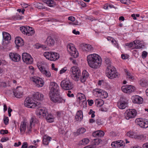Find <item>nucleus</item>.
Masks as SVG:
<instances>
[{"mask_svg": "<svg viewBox=\"0 0 148 148\" xmlns=\"http://www.w3.org/2000/svg\"><path fill=\"white\" fill-rule=\"evenodd\" d=\"M67 70V69L66 67H64V68H62L60 71V73L62 74L65 72H66Z\"/></svg>", "mask_w": 148, "mask_h": 148, "instance_id": "69168bd1", "label": "nucleus"}, {"mask_svg": "<svg viewBox=\"0 0 148 148\" xmlns=\"http://www.w3.org/2000/svg\"><path fill=\"white\" fill-rule=\"evenodd\" d=\"M37 7L40 9H45V7L43 6V5L40 3H37L36 5Z\"/></svg>", "mask_w": 148, "mask_h": 148, "instance_id": "09e8293b", "label": "nucleus"}, {"mask_svg": "<svg viewBox=\"0 0 148 148\" xmlns=\"http://www.w3.org/2000/svg\"><path fill=\"white\" fill-rule=\"evenodd\" d=\"M79 103L82 107L84 108L87 104L86 98L81 99L79 100Z\"/></svg>", "mask_w": 148, "mask_h": 148, "instance_id": "c9c22d12", "label": "nucleus"}, {"mask_svg": "<svg viewBox=\"0 0 148 148\" xmlns=\"http://www.w3.org/2000/svg\"><path fill=\"white\" fill-rule=\"evenodd\" d=\"M86 129L84 128H81L77 130L76 133L77 135L80 134H83L86 132Z\"/></svg>", "mask_w": 148, "mask_h": 148, "instance_id": "a19ab883", "label": "nucleus"}, {"mask_svg": "<svg viewBox=\"0 0 148 148\" xmlns=\"http://www.w3.org/2000/svg\"><path fill=\"white\" fill-rule=\"evenodd\" d=\"M124 71L125 73L126 78L129 79L130 80H133L134 79V77L127 69H124Z\"/></svg>", "mask_w": 148, "mask_h": 148, "instance_id": "473e14b6", "label": "nucleus"}, {"mask_svg": "<svg viewBox=\"0 0 148 148\" xmlns=\"http://www.w3.org/2000/svg\"><path fill=\"white\" fill-rule=\"evenodd\" d=\"M134 44L133 42L130 43H126L125 44V45L126 46H128L130 48L133 46Z\"/></svg>", "mask_w": 148, "mask_h": 148, "instance_id": "0e129e2a", "label": "nucleus"}, {"mask_svg": "<svg viewBox=\"0 0 148 148\" xmlns=\"http://www.w3.org/2000/svg\"><path fill=\"white\" fill-rule=\"evenodd\" d=\"M44 97L43 95L39 92H37L33 95V97L34 99L38 100H42Z\"/></svg>", "mask_w": 148, "mask_h": 148, "instance_id": "5701e85b", "label": "nucleus"}, {"mask_svg": "<svg viewBox=\"0 0 148 148\" xmlns=\"http://www.w3.org/2000/svg\"><path fill=\"white\" fill-rule=\"evenodd\" d=\"M15 43L16 46L18 47H21L24 44V42L23 40L21 38L19 37L16 38Z\"/></svg>", "mask_w": 148, "mask_h": 148, "instance_id": "4be33fe9", "label": "nucleus"}, {"mask_svg": "<svg viewBox=\"0 0 148 148\" xmlns=\"http://www.w3.org/2000/svg\"><path fill=\"white\" fill-rule=\"evenodd\" d=\"M93 93L95 96H101L102 95H104V94H106L107 96L108 93L106 92H104L101 89L99 88H96L94 89L93 91Z\"/></svg>", "mask_w": 148, "mask_h": 148, "instance_id": "aec40b11", "label": "nucleus"}, {"mask_svg": "<svg viewBox=\"0 0 148 148\" xmlns=\"http://www.w3.org/2000/svg\"><path fill=\"white\" fill-rule=\"evenodd\" d=\"M27 26H22L21 27H20V29L22 33L24 34H26V32L27 30Z\"/></svg>", "mask_w": 148, "mask_h": 148, "instance_id": "79ce46f5", "label": "nucleus"}, {"mask_svg": "<svg viewBox=\"0 0 148 148\" xmlns=\"http://www.w3.org/2000/svg\"><path fill=\"white\" fill-rule=\"evenodd\" d=\"M88 64L90 67L97 69L101 65V60L98 54L94 53L88 55L87 57Z\"/></svg>", "mask_w": 148, "mask_h": 148, "instance_id": "f257e3e1", "label": "nucleus"}, {"mask_svg": "<svg viewBox=\"0 0 148 148\" xmlns=\"http://www.w3.org/2000/svg\"><path fill=\"white\" fill-rule=\"evenodd\" d=\"M139 84L142 87H145L148 86V81L145 78H142L140 80Z\"/></svg>", "mask_w": 148, "mask_h": 148, "instance_id": "2f4dec72", "label": "nucleus"}, {"mask_svg": "<svg viewBox=\"0 0 148 148\" xmlns=\"http://www.w3.org/2000/svg\"><path fill=\"white\" fill-rule=\"evenodd\" d=\"M59 58V54L56 52H51L50 55V60L51 61H55Z\"/></svg>", "mask_w": 148, "mask_h": 148, "instance_id": "a878e982", "label": "nucleus"}, {"mask_svg": "<svg viewBox=\"0 0 148 148\" xmlns=\"http://www.w3.org/2000/svg\"><path fill=\"white\" fill-rule=\"evenodd\" d=\"M104 134V132L100 130L94 132L92 134V136L94 137H99L103 136Z\"/></svg>", "mask_w": 148, "mask_h": 148, "instance_id": "bb28decb", "label": "nucleus"}, {"mask_svg": "<svg viewBox=\"0 0 148 148\" xmlns=\"http://www.w3.org/2000/svg\"><path fill=\"white\" fill-rule=\"evenodd\" d=\"M89 141V140L88 138H84L82 139L80 142L82 145H85L88 144Z\"/></svg>", "mask_w": 148, "mask_h": 148, "instance_id": "c03bdc74", "label": "nucleus"}, {"mask_svg": "<svg viewBox=\"0 0 148 148\" xmlns=\"http://www.w3.org/2000/svg\"><path fill=\"white\" fill-rule=\"evenodd\" d=\"M7 86L6 83L5 82H0V87H5Z\"/></svg>", "mask_w": 148, "mask_h": 148, "instance_id": "052dcab7", "label": "nucleus"}, {"mask_svg": "<svg viewBox=\"0 0 148 148\" xmlns=\"http://www.w3.org/2000/svg\"><path fill=\"white\" fill-rule=\"evenodd\" d=\"M9 118L8 117H4L3 119V122L5 125H7L9 123Z\"/></svg>", "mask_w": 148, "mask_h": 148, "instance_id": "3c124183", "label": "nucleus"}, {"mask_svg": "<svg viewBox=\"0 0 148 148\" xmlns=\"http://www.w3.org/2000/svg\"><path fill=\"white\" fill-rule=\"evenodd\" d=\"M117 106L120 109H125L128 106V100L125 97H121L117 102Z\"/></svg>", "mask_w": 148, "mask_h": 148, "instance_id": "423d86ee", "label": "nucleus"}, {"mask_svg": "<svg viewBox=\"0 0 148 148\" xmlns=\"http://www.w3.org/2000/svg\"><path fill=\"white\" fill-rule=\"evenodd\" d=\"M67 95L68 97H73L74 96V94L73 93H71V91L70 90L68 91Z\"/></svg>", "mask_w": 148, "mask_h": 148, "instance_id": "e2e57ef3", "label": "nucleus"}, {"mask_svg": "<svg viewBox=\"0 0 148 148\" xmlns=\"http://www.w3.org/2000/svg\"><path fill=\"white\" fill-rule=\"evenodd\" d=\"M121 2L125 4H128L130 3V0H120Z\"/></svg>", "mask_w": 148, "mask_h": 148, "instance_id": "6e6d98bb", "label": "nucleus"}, {"mask_svg": "<svg viewBox=\"0 0 148 148\" xmlns=\"http://www.w3.org/2000/svg\"><path fill=\"white\" fill-rule=\"evenodd\" d=\"M55 40L51 36L48 37L46 41V43L49 47L53 46L55 43Z\"/></svg>", "mask_w": 148, "mask_h": 148, "instance_id": "412c9836", "label": "nucleus"}, {"mask_svg": "<svg viewBox=\"0 0 148 148\" xmlns=\"http://www.w3.org/2000/svg\"><path fill=\"white\" fill-rule=\"evenodd\" d=\"M9 56L12 60L15 62H18L21 59V56L17 53H11Z\"/></svg>", "mask_w": 148, "mask_h": 148, "instance_id": "a211bd4d", "label": "nucleus"}, {"mask_svg": "<svg viewBox=\"0 0 148 148\" xmlns=\"http://www.w3.org/2000/svg\"><path fill=\"white\" fill-rule=\"evenodd\" d=\"M96 123L99 125H102L103 124L100 118L97 119Z\"/></svg>", "mask_w": 148, "mask_h": 148, "instance_id": "4d7b16f0", "label": "nucleus"}, {"mask_svg": "<svg viewBox=\"0 0 148 148\" xmlns=\"http://www.w3.org/2000/svg\"><path fill=\"white\" fill-rule=\"evenodd\" d=\"M8 131L7 130H0V133L2 134H6L8 133Z\"/></svg>", "mask_w": 148, "mask_h": 148, "instance_id": "13d9d810", "label": "nucleus"}, {"mask_svg": "<svg viewBox=\"0 0 148 148\" xmlns=\"http://www.w3.org/2000/svg\"><path fill=\"white\" fill-rule=\"evenodd\" d=\"M78 98L79 100L80 99H81L86 98L85 95L82 93H78Z\"/></svg>", "mask_w": 148, "mask_h": 148, "instance_id": "603ef678", "label": "nucleus"}, {"mask_svg": "<svg viewBox=\"0 0 148 148\" xmlns=\"http://www.w3.org/2000/svg\"><path fill=\"white\" fill-rule=\"evenodd\" d=\"M42 74L45 75L46 76L48 77H49L51 76V74L50 71L47 70H46L44 73H43Z\"/></svg>", "mask_w": 148, "mask_h": 148, "instance_id": "8fccbe9b", "label": "nucleus"}, {"mask_svg": "<svg viewBox=\"0 0 148 148\" xmlns=\"http://www.w3.org/2000/svg\"><path fill=\"white\" fill-rule=\"evenodd\" d=\"M61 87L66 90H71L73 87L72 83L68 80H64L61 81L60 84Z\"/></svg>", "mask_w": 148, "mask_h": 148, "instance_id": "6e6552de", "label": "nucleus"}, {"mask_svg": "<svg viewBox=\"0 0 148 148\" xmlns=\"http://www.w3.org/2000/svg\"><path fill=\"white\" fill-rule=\"evenodd\" d=\"M127 136L129 137L132 138H135V135H134V133L132 132H129L126 134Z\"/></svg>", "mask_w": 148, "mask_h": 148, "instance_id": "de8ad7c7", "label": "nucleus"}, {"mask_svg": "<svg viewBox=\"0 0 148 148\" xmlns=\"http://www.w3.org/2000/svg\"><path fill=\"white\" fill-rule=\"evenodd\" d=\"M143 101V98L138 96H136L134 97L133 100V102L134 103L140 104L142 103Z\"/></svg>", "mask_w": 148, "mask_h": 148, "instance_id": "7c9ffc66", "label": "nucleus"}, {"mask_svg": "<svg viewBox=\"0 0 148 148\" xmlns=\"http://www.w3.org/2000/svg\"><path fill=\"white\" fill-rule=\"evenodd\" d=\"M147 55V53L146 51H143L142 54V58H145Z\"/></svg>", "mask_w": 148, "mask_h": 148, "instance_id": "774afa93", "label": "nucleus"}, {"mask_svg": "<svg viewBox=\"0 0 148 148\" xmlns=\"http://www.w3.org/2000/svg\"><path fill=\"white\" fill-rule=\"evenodd\" d=\"M137 114V111L134 109L127 110L124 113L125 118L127 120L134 118Z\"/></svg>", "mask_w": 148, "mask_h": 148, "instance_id": "0eeeda50", "label": "nucleus"}, {"mask_svg": "<svg viewBox=\"0 0 148 148\" xmlns=\"http://www.w3.org/2000/svg\"><path fill=\"white\" fill-rule=\"evenodd\" d=\"M37 47V49H39L40 48H41L43 49H45L47 48V47L46 45L41 44L38 45Z\"/></svg>", "mask_w": 148, "mask_h": 148, "instance_id": "864d4df0", "label": "nucleus"}, {"mask_svg": "<svg viewBox=\"0 0 148 148\" xmlns=\"http://www.w3.org/2000/svg\"><path fill=\"white\" fill-rule=\"evenodd\" d=\"M47 110L43 108H38L36 112V115L39 118H40L41 116L44 117L45 116L47 115Z\"/></svg>", "mask_w": 148, "mask_h": 148, "instance_id": "dca6fc26", "label": "nucleus"}, {"mask_svg": "<svg viewBox=\"0 0 148 148\" xmlns=\"http://www.w3.org/2000/svg\"><path fill=\"white\" fill-rule=\"evenodd\" d=\"M105 64L107 65V67L109 66H111V62L110 59L108 58H105Z\"/></svg>", "mask_w": 148, "mask_h": 148, "instance_id": "49530a36", "label": "nucleus"}, {"mask_svg": "<svg viewBox=\"0 0 148 148\" xmlns=\"http://www.w3.org/2000/svg\"><path fill=\"white\" fill-rule=\"evenodd\" d=\"M22 59L23 61L27 64H32L33 62V58L29 53H24L22 54Z\"/></svg>", "mask_w": 148, "mask_h": 148, "instance_id": "9b49d317", "label": "nucleus"}, {"mask_svg": "<svg viewBox=\"0 0 148 148\" xmlns=\"http://www.w3.org/2000/svg\"><path fill=\"white\" fill-rule=\"evenodd\" d=\"M106 74L108 78L111 79L118 77V73L116 72L115 68L113 66L107 67Z\"/></svg>", "mask_w": 148, "mask_h": 148, "instance_id": "7ed1b4c3", "label": "nucleus"}, {"mask_svg": "<svg viewBox=\"0 0 148 148\" xmlns=\"http://www.w3.org/2000/svg\"><path fill=\"white\" fill-rule=\"evenodd\" d=\"M37 66L38 69L42 74L44 73L45 71L46 70L44 66L40 64H39V63L37 64Z\"/></svg>", "mask_w": 148, "mask_h": 148, "instance_id": "ea45409f", "label": "nucleus"}, {"mask_svg": "<svg viewBox=\"0 0 148 148\" xmlns=\"http://www.w3.org/2000/svg\"><path fill=\"white\" fill-rule=\"evenodd\" d=\"M82 75L88 78L89 76L88 73L86 70L83 71Z\"/></svg>", "mask_w": 148, "mask_h": 148, "instance_id": "5fc2aeb1", "label": "nucleus"}, {"mask_svg": "<svg viewBox=\"0 0 148 148\" xmlns=\"http://www.w3.org/2000/svg\"><path fill=\"white\" fill-rule=\"evenodd\" d=\"M38 122V120L35 116L32 117L30 122L31 125H34L35 123H37Z\"/></svg>", "mask_w": 148, "mask_h": 148, "instance_id": "4c0bfd02", "label": "nucleus"}, {"mask_svg": "<svg viewBox=\"0 0 148 148\" xmlns=\"http://www.w3.org/2000/svg\"><path fill=\"white\" fill-rule=\"evenodd\" d=\"M51 139V138L49 136H45L43 137L42 143L44 145H47L49 144V141Z\"/></svg>", "mask_w": 148, "mask_h": 148, "instance_id": "72a5a7b5", "label": "nucleus"}, {"mask_svg": "<svg viewBox=\"0 0 148 148\" xmlns=\"http://www.w3.org/2000/svg\"><path fill=\"white\" fill-rule=\"evenodd\" d=\"M32 81L34 82L36 86L38 87H42L44 85V82L41 78L38 77H32Z\"/></svg>", "mask_w": 148, "mask_h": 148, "instance_id": "2eb2a0df", "label": "nucleus"}, {"mask_svg": "<svg viewBox=\"0 0 148 148\" xmlns=\"http://www.w3.org/2000/svg\"><path fill=\"white\" fill-rule=\"evenodd\" d=\"M81 46L84 51L87 52H91L93 51L94 50L93 48L89 44H83L81 45Z\"/></svg>", "mask_w": 148, "mask_h": 148, "instance_id": "6ab92c4d", "label": "nucleus"}, {"mask_svg": "<svg viewBox=\"0 0 148 148\" xmlns=\"http://www.w3.org/2000/svg\"><path fill=\"white\" fill-rule=\"evenodd\" d=\"M3 40L2 43L3 48V49H7L9 43V41L11 39L10 35L6 32H3Z\"/></svg>", "mask_w": 148, "mask_h": 148, "instance_id": "39448f33", "label": "nucleus"}, {"mask_svg": "<svg viewBox=\"0 0 148 148\" xmlns=\"http://www.w3.org/2000/svg\"><path fill=\"white\" fill-rule=\"evenodd\" d=\"M136 122L142 128H146L148 127V120L147 119L141 118L137 119Z\"/></svg>", "mask_w": 148, "mask_h": 148, "instance_id": "9d476101", "label": "nucleus"}, {"mask_svg": "<svg viewBox=\"0 0 148 148\" xmlns=\"http://www.w3.org/2000/svg\"><path fill=\"white\" fill-rule=\"evenodd\" d=\"M67 49L68 51L69 52L71 55L74 58H76L78 56V52L72 44L70 43L68 44L67 45Z\"/></svg>", "mask_w": 148, "mask_h": 148, "instance_id": "1a4fd4ad", "label": "nucleus"}, {"mask_svg": "<svg viewBox=\"0 0 148 148\" xmlns=\"http://www.w3.org/2000/svg\"><path fill=\"white\" fill-rule=\"evenodd\" d=\"M18 88V87H17L16 90L13 92L14 96L17 98H20L22 93L21 88L20 87V89H19Z\"/></svg>", "mask_w": 148, "mask_h": 148, "instance_id": "b1692460", "label": "nucleus"}, {"mask_svg": "<svg viewBox=\"0 0 148 148\" xmlns=\"http://www.w3.org/2000/svg\"><path fill=\"white\" fill-rule=\"evenodd\" d=\"M46 119L48 122H53L54 121V117L53 115L51 114H49L47 112V115L45 116Z\"/></svg>", "mask_w": 148, "mask_h": 148, "instance_id": "c85d7f7f", "label": "nucleus"}, {"mask_svg": "<svg viewBox=\"0 0 148 148\" xmlns=\"http://www.w3.org/2000/svg\"><path fill=\"white\" fill-rule=\"evenodd\" d=\"M135 138L141 140H144L146 139V136L143 134L136 135Z\"/></svg>", "mask_w": 148, "mask_h": 148, "instance_id": "58836bf2", "label": "nucleus"}, {"mask_svg": "<svg viewBox=\"0 0 148 148\" xmlns=\"http://www.w3.org/2000/svg\"><path fill=\"white\" fill-rule=\"evenodd\" d=\"M111 145L112 147L123 148L125 146V144L123 141L120 140L112 142Z\"/></svg>", "mask_w": 148, "mask_h": 148, "instance_id": "f3484780", "label": "nucleus"}, {"mask_svg": "<svg viewBox=\"0 0 148 148\" xmlns=\"http://www.w3.org/2000/svg\"><path fill=\"white\" fill-rule=\"evenodd\" d=\"M87 78H88V77H86L82 75V76L80 78L81 81L83 83L86 81V79Z\"/></svg>", "mask_w": 148, "mask_h": 148, "instance_id": "bf43d9fd", "label": "nucleus"}, {"mask_svg": "<svg viewBox=\"0 0 148 148\" xmlns=\"http://www.w3.org/2000/svg\"><path fill=\"white\" fill-rule=\"evenodd\" d=\"M101 141L102 140L101 139L98 138L94 139V141H93V146L98 145Z\"/></svg>", "mask_w": 148, "mask_h": 148, "instance_id": "a18cd8bd", "label": "nucleus"}, {"mask_svg": "<svg viewBox=\"0 0 148 148\" xmlns=\"http://www.w3.org/2000/svg\"><path fill=\"white\" fill-rule=\"evenodd\" d=\"M27 29L26 32V35L28 36H32L35 33V32L34 29L32 27L27 26Z\"/></svg>", "mask_w": 148, "mask_h": 148, "instance_id": "c756f323", "label": "nucleus"}, {"mask_svg": "<svg viewBox=\"0 0 148 148\" xmlns=\"http://www.w3.org/2000/svg\"><path fill=\"white\" fill-rule=\"evenodd\" d=\"M50 98L59 94V88L56 83L51 82L49 86Z\"/></svg>", "mask_w": 148, "mask_h": 148, "instance_id": "f03ea898", "label": "nucleus"}, {"mask_svg": "<svg viewBox=\"0 0 148 148\" xmlns=\"http://www.w3.org/2000/svg\"><path fill=\"white\" fill-rule=\"evenodd\" d=\"M40 103V102H37L35 100L32 101L31 98L28 97L25 100L24 105L25 106L28 108H34L36 107H38L37 108H38L40 106H39Z\"/></svg>", "mask_w": 148, "mask_h": 148, "instance_id": "20e7f679", "label": "nucleus"}, {"mask_svg": "<svg viewBox=\"0 0 148 148\" xmlns=\"http://www.w3.org/2000/svg\"><path fill=\"white\" fill-rule=\"evenodd\" d=\"M43 1L44 3L47 4L49 7H53L54 5V1L52 0H43Z\"/></svg>", "mask_w": 148, "mask_h": 148, "instance_id": "e433bc0d", "label": "nucleus"}, {"mask_svg": "<svg viewBox=\"0 0 148 148\" xmlns=\"http://www.w3.org/2000/svg\"><path fill=\"white\" fill-rule=\"evenodd\" d=\"M51 100L53 102L57 103H64L65 99L61 96L59 94L50 98Z\"/></svg>", "mask_w": 148, "mask_h": 148, "instance_id": "f8f14e48", "label": "nucleus"}, {"mask_svg": "<svg viewBox=\"0 0 148 148\" xmlns=\"http://www.w3.org/2000/svg\"><path fill=\"white\" fill-rule=\"evenodd\" d=\"M26 123L24 121L21 122L20 130V132L24 133L26 129Z\"/></svg>", "mask_w": 148, "mask_h": 148, "instance_id": "cd10ccee", "label": "nucleus"}, {"mask_svg": "<svg viewBox=\"0 0 148 148\" xmlns=\"http://www.w3.org/2000/svg\"><path fill=\"white\" fill-rule=\"evenodd\" d=\"M95 103L97 107H101L104 104V102L103 100L100 99H96L95 100Z\"/></svg>", "mask_w": 148, "mask_h": 148, "instance_id": "f704fd0d", "label": "nucleus"}, {"mask_svg": "<svg viewBox=\"0 0 148 148\" xmlns=\"http://www.w3.org/2000/svg\"><path fill=\"white\" fill-rule=\"evenodd\" d=\"M144 46L142 44L140 43L137 45L135 46V49H141Z\"/></svg>", "mask_w": 148, "mask_h": 148, "instance_id": "680f3d73", "label": "nucleus"}, {"mask_svg": "<svg viewBox=\"0 0 148 148\" xmlns=\"http://www.w3.org/2000/svg\"><path fill=\"white\" fill-rule=\"evenodd\" d=\"M83 118V113L81 110L77 111L75 116V119L76 121H81Z\"/></svg>", "mask_w": 148, "mask_h": 148, "instance_id": "393cba45", "label": "nucleus"}, {"mask_svg": "<svg viewBox=\"0 0 148 148\" xmlns=\"http://www.w3.org/2000/svg\"><path fill=\"white\" fill-rule=\"evenodd\" d=\"M121 89L124 92L129 93L134 92L135 88L134 86L132 85H126L123 86Z\"/></svg>", "mask_w": 148, "mask_h": 148, "instance_id": "ddd939ff", "label": "nucleus"}, {"mask_svg": "<svg viewBox=\"0 0 148 148\" xmlns=\"http://www.w3.org/2000/svg\"><path fill=\"white\" fill-rule=\"evenodd\" d=\"M70 71H71L73 77L76 79L79 78L81 75V73L79 68L76 66H73L71 69Z\"/></svg>", "mask_w": 148, "mask_h": 148, "instance_id": "4468645a", "label": "nucleus"}, {"mask_svg": "<svg viewBox=\"0 0 148 148\" xmlns=\"http://www.w3.org/2000/svg\"><path fill=\"white\" fill-rule=\"evenodd\" d=\"M27 143L26 142H24L22 144L21 148H27Z\"/></svg>", "mask_w": 148, "mask_h": 148, "instance_id": "338daca9", "label": "nucleus"}, {"mask_svg": "<svg viewBox=\"0 0 148 148\" xmlns=\"http://www.w3.org/2000/svg\"><path fill=\"white\" fill-rule=\"evenodd\" d=\"M51 52H46L44 53V56L47 59L50 60Z\"/></svg>", "mask_w": 148, "mask_h": 148, "instance_id": "37998d69", "label": "nucleus"}]
</instances>
